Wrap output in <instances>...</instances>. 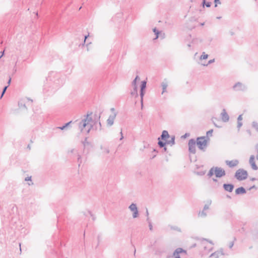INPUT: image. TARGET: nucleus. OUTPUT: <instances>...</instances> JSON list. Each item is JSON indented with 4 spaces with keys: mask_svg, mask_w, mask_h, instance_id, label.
<instances>
[{
    "mask_svg": "<svg viewBox=\"0 0 258 258\" xmlns=\"http://www.w3.org/2000/svg\"><path fill=\"white\" fill-rule=\"evenodd\" d=\"M153 152H157V151H156V150L155 149H154V150H153Z\"/></svg>",
    "mask_w": 258,
    "mask_h": 258,
    "instance_id": "nucleus-62",
    "label": "nucleus"
},
{
    "mask_svg": "<svg viewBox=\"0 0 258 258\" xmlns=\"http://www.w3.org/2000/svg\"><path fill=\"white\" fill-rule=\"evenodd\" d=\"M89 213L91 215V216L92 217H93V215H92V214L91 213V212H89ZM92 218H93V220H94V217H93Z\"/></svg>",
    "mask_w": 258,
    "mask_h": 258,
    "instance_id": "nucleus-53",
    "label": "nucleus"
},
{
    "mask_svg": "<svg viewBox=\"0 0 258 258\" xmlns=\"http://www.w3.org/2000/svg\"><path fill=\"white\" fill-rule=\"evenodd\" d=\"M99 125L100 126V130L101 129V123L100 121L98 122Z\"/></svg>",
    "mask_w": 258,
    "mask_h": 258,
    "instance_id": "nucleus-50",
    "label": "nucleus"
},
{
    "mask_svg": "<svg viewBox=\"0 0 258 258\" xmlns=\"http://www.w3.org/2000/svg\"><path fill=\"white\" fill-rule=\"evenodd\" d=\"M213 174H214V168H212L210 170V171H209V173H208V175L209 177H211Z\"/></svg>",
    "mask_w": 258,
    "mask_h": 258,
    "instance_id": "nucleus-30",
    "label": "nucleus"
},
{
    "mask_svg": "<svg viewBox=\"0 0 258 258\" xmlns=\"http://www.w3.org/2000/svg\"><path fill=\"white\" fill-rule=\"evenodd\" d=\"M201 26H204V23H201Z\"/></svg>",
    "mask_w": 258,
    "mask_h": 258,
    "instance_id": "nucleus-60",
    "label": "nucleus"
},
{
    "mask_svg": "<svg viewBox=\"0 0 258 258\" xmlns=\"http://www.w3.org/2000/svg\"><path fill=\"white\" fill-rule=\"evenodd\" d=\"M213 130H210L207 132V137H206L208 140H209L208 137L212 136Z\"/></svg>",
    "mask_w": 258,
    "mask_h": 258,
    "instance_id": "nucleus-28",
    "label": "nucleus"
},
{
    "mask_svg": "<svg viewBox=\"0 0 258 258\" xmlns=\"http://www.w3.org/2000/svg\"><path fill=\"white\" fill-rule=\"evenodd\" d=\"M215 174L217 177H221L225 175V171L220 167L215 168Z\"/></svg>",
    "mask_w": 258,
    "mask_h": 258,
    "instance_id": "nucleus-10",
    "label": "nucleus"
},
{
    "mask_svg": "<svg viewBox=\"0 0 258 258\" xmlns=\"http://www.w3.org/2000/svg\"><path fill=\"white\" fill-rule=\"evenodd\" d=\"M78 162L79 163V165L80 166V164L82 163V161L81 160V156L79 155H78Z\"/></svg>",
    "mask_w": 258,
    "mask_h": 258,
    "instance_id": "nucleus-38",
    "label": "nucleus"
},
{
    "mask_svg": "<svg viewBox=\"0 0 258 258\" xmlns=\"http://www.w3.org/2000/svg\"><path fill=\"white\" fill-rule=\"evenodd\" d=\"M75 151V150L73 149H71L70 152L71 153H73Z\"/></svg>",
    "mask_w": 258,
    "mask_h": 258,
    "instance_id": "nucleus-51",
    "label": "nucleus"
},
{
    "mask_svg": "<svg viewBox=\"0 0 258 258\" xmlns=\"http://www.w3.org/2000/svg\"><path fill=\"white\" fill-rule=\"evenodd\" d=\"M247 176V172L243 169H239L236 171L235 174V177L239 181H242L246 179Z\"/></svg>",
    "mask_w": 258,
    "mask_h": 258,
    "instance_id": "nucleus-2",
    "label": "nucleus"
},
{
    "mask_svg": "<svg viewBox=\"0 0 258 258\" xmlns=\"http://www.w3.org/2000/svg\"><path fill=\"white\" fill-rule=\"evenodd\" d=\"M153 32L156 35L155 39H157L159 37V34L160 33V32L157 30L156 28H154L153 29Z\"/></svg>",
    "mask_w": 258,
    "mask_h": 258,
    "instance_id": "nucleus-29",
    "label": "nucleus"
},
{
    "mask_svg": "<svg viewBox=\"0 0 258 258\" xmlns=\"http://www.w3.org/2000/svg\"><path fill=\"white\" fill-rule=\"evenodd\" d=\"M242 120V115H239L237 118V121H241Z\"/></svg>",
    "mask_w": 258,
    "mask_h": 258,
    "instance_id": "nucleus-37",
    "label": "nucleus"
},
{
    "mask_svg": "<svg viewBox=\"0 0 258 258\" xmlns=\"http://www.w3.org/2000/svg\"><path fill=\"white\" fill-rule=\"evenodd\" d=\"M147 221H148L149 222V229L150 230H152V228H153V226H152V225L151 223V222L149 220V218L148 217L147 218Z\"/></svg>",
    "mask_w": 258,
    "mask_h": 258,
    "instance_id": "nucleus-34",
    "label": "nucleus"
},
{
    "mask_svg": "<svg viewBox=\"0 0 258 258\" xmlns=\"http://www.w3.org/2000/svg\"><path fill=\"white\" fill-rule=\"evenodd\" d=\"M146 215L147 216H148L149 213H148V210H147V211H146Z\"/></svg>",
    "mask_w": 258,
    "mask_h": 258,
    "instance_id": "nucleus-55",
    "label": "nucleus"
},
{
    "mask_svg": "<svg viewBox=\"0 0 258 258\" xmlns=\"http://www.w3.org/2000/svg\"><path fill=\"white\" fill-rule=\"evenodd\" d=\"M197 144L198 148L201 150H203L207 147V140L205 137H201L197 138Z\"/></svg>",
    "mask_w": 258,
    "mask_h": 258,
    "instance_id": "nucleus-3",
    "label": "nucleus"
},
{
    "mask_svg": "<svg viewBox=\"0 0 258 258\" xmlns=\"http://www.w3.org/2000/svg\"><path fill=\"white\" fill-rule=\"evenodd\" d=\"M155 157H156V155H154V156H153L152 158H155Z\"/></svg>",
    "mask_w": 258,
    "mask_h": 258,
    "instance_id": "nucleus-63",
    "label": "nucleus"
},
{
    "mask_svg": "<svg viewBox=\"0 0 258 258\" xmlns=\"http://www.w3.org/2000/svg\"><path fill=\"white\" fill-rule=\"evenodd\" d=\"M225 163L229 167L233 168L239 164V161L236 159L231 161L226 160Z\"/></svg>",
    "mask_w": 258,
    "mask_h": 258,
    "instance_id": "nucleus-13",
    "label": "nucleus"
},
{
    "mask_svg": "<svg viewBox=\"0 0 258 258\" xmlns=\"http://www.w3.org/2000/svg\"><path fill=\"white\" fill-rule=\"evenodd\" d=\"M202 244L204 246L205 251L207 250L208 252H209L212 250V246L214 245V243L211 240L207 239H203L202 241Z\"/></svg>",
    "mask_w": 258,
    "mask_h": 258,
    "instance_id": "nucleus-4",
    "label": "nucleus"
},
{
    "mask_svg": "<svg viewBox=\"0 0 258 258\" xmlns=\"http://www.w3.org/2000/svg\"><path fill=\"white\" fill-rule=\"evenodd\" d=\"M223 252L222 250L217 251L213 253H212L210 257L212 258H219L220 255H223Z\"/></svg>",
    "mask_w": 258,
    "mask_h": 258,
    "instance_id": "nucleus-18",
    "label": "nucleus"
},
{
    "mask_svg": "<svg viewBox=\"0 0 258 258\" xmlns=\"http://www.w3.org/2000/svg\"><path fill=\"white\" fill-rule=\"evenodd\" d=\"M169 82L166 79H165L161 83V86L162 87V94H163L164 93L167 92V88L168 86Z\"/></svg>",
    "mask_w": 258,
    "mask_h": 258,
    "instance_id": "nucleus-14",
    "label": "nucleus"
},
{
    "mask_svg": "<svg viewBox=\"0 0 258 258\" xmlns=\"http://www.w3.org/2000/svg\"><path fill=\"white\" fill-rule=\"evenodd\" d=\"M233 88L236 91H245L247 89V87L240 82H237L233 86Z\"/></svg>",
    "mask_w": 258,
    "mask_h": 258,
    "instance_id": "nucleus-5",
    "label": "nucleus"
},
{
    "mask_svg": "<svg viewBox=\"0 0 258 258\" xmlns=\"http://www.w3.org/2000/svg\"><path fill=\"white\" fill-rule=\"evenodd\" d=\"M66 127V125H63L62 126L59 127L58 128L61 130H64Z\"/></svg>",
    "mask_w": 258,
    "mask_h": 258,
    "instance_id": "nucleus-43",
    "label": "nucleus"
},
{
    "mask_svg": "<svg viewBox=\"0 0 258 258\" xmlns=\"http://www.w3.org/2000/svg\"><path fill=\"white\" fill-rule=\"evenodd\" d=\"M209 209V206L207 205H205L204 207V210H207Z\"/></svg>",
    "mask_w": 258,
    "mask_h": 258,
    "instance_id": "nucleus-42",
    "label": "nucleus"
},
{
    "mask_svg": "<svg viewBox=\"0 0 258 258\" xmlns=\"http://www.w3.org/2000/svg\"><path fill=\"white\" fill-rule=\"evenodd\" d=\"M196 142L194 139H190L188 141L189 151L193 154L196 153Z\"/></svg>",
    "mask_w": 258,
    "mask_h": 258,
    "instance_id": "nucleus-7",
    "label": "nucleus"
},
{
    "mask_svg": "<svg viewBox=\"0 0 258 258\" xmlns=\"http://www.w3.org/2000/svg\"><path fill=\"white\" fill-rule=\"evenodd\" d=\"M233 245H234L233 242H231L229 245V248H231L233 247Z\"/></svg>",
    "mask_w": 258,
    "mask_h": 258,
    "instance_id": "nucleus-40",
    "label": "nucleus"
},
{
    "mask_svg": "<svg viewBox=\"0 0 258 258\" xmlns=\"http://www.w3.org/2000/svg\"><path fill=\"white\" fill-rule=\"evenodd\" d=\"M92 113H87L83 116V118L80 121L76 120L78 126L81 133H86L89 134L93 127V126L99 119L100 116H96V117L93 119L91 117Z\"/></svg>",
    "mask_w": 258,
    "mask_h": 258,
    "instance_id": "nucleus-1",
    "label": "nucleus"
},
{
    "mask_svg": "<svg viewBox=\"0 0 258 258\" xmlns=\"http://www.w3.org/2000/svg\"><path fill=\"white\" fill-rule=\"evenodd\" d=\"M4 53V51H3L2 52V54L0 56V58H1L2 57V56L3 55Z\"/></svg>",
    "mask_w": 258,
    "mask_h": 258,
    "instance_id": "nucleus-56",
    "label": "nucleus"
},
{
    "mask_svg": "<svg viewBox=\"0 0 258 258\" xmlns=\"http://www.w3.org/2000/svg\"><path fill=\"white\" fill-rule=\"evenodd\" d=\"M25 180L26 181H31V177H27L25 178Z\"/></svg>",
    "mask_w": 258,
    "mask_h": 258,
    "instance_id": "nucleus-41",
    "label": "nucleus"
},
{
    "mask_svg": "<svg viewBox=\"0 0 258 258\" xmlns=\"http://www.w3.org/2000/svg\"><path fill=\"white\" fill-rule=\"evenodd\" d=\"M88 36V35H87V36H85V38H84V43L83 44V45H84V44H85V43L86 40V39L87 38Z\"/></svg>",
    "mask_w": 258,
    "mask_h": 258,
    "instance_id": "nucleus-44",
    "label": "nucleus"
},
{
    "mask_svg": "<svg viewBox=\"0 0 258 258\" xmlns=\"http://www.w3.org/2000/svg\"><path fill=\"white\" fill-rule=\"evenodd\" d=\"M247 132L248 133V134H249V135H251V132L250 131H247Z\"/></svg>",
    "mask_w": 258,
    "mask_h": 258,
    "instance_id": "nucleus-58",
    "label": "nucleus"
},
{
    "mask_svg": "<svg viewBox=\"0 0 258 258\" xmlns=\"http://www.w3.org/2000/svg\"><path fill=\"white\" fill-rule=\"evenodd\" d=\"M227 197L228 198H231V197L229 196H227Z\"/></svg>",
    "mask_w": 258,
    "mask_h": 258,
    "instance_id": "nucleus-64",
    "label": "nucleus"
},
{
    "mask_svg": "<svg viewBox=\"0 0 258 258\" xmlns=\"http://www.w3.org/2000/svg\"><path fill=\"white\" fill-rule=\"evenodd\" d=\"M166 143L171 145H174L175 144V137L172 136L170 140L166 141Z\"/></svg>",
    "mask_w": 258,
    "mask_h": 258,
    "instance_id": "nucleus-21",
    "label": "nucleus"
},
{
    "mask_svg": "<svg viewBox=\"0 0 258 258\" xmlns=\"http://www.w3.org/2000/svg\"><path fill=\"white\" fill-rule=\"evenodd\" d=\"M72 121H70V122H69L67 123L66 124H65L66 126L67 127V126H69V125L70 123H72Z\"/></svg>",
    "mask_w": 258,
    "mask_h": 258,
    "instance_id": "nucleus-45",
    "label": "nucleus"
},
{
    "mask_svg": "<svg viewBox=\"0 0 258 258\" xmlns=\"http://www.w3.org/2000/svg\"><path fill=\"white\" fill-rule=\"evenodd\" d=\"M129 209L133 212V217L137 218L139 216V212L136 204L132 203L129 207Z\"/></svg>",
    "mask_w": 258,
    "mask_h": 258,
    "instance_id": "nucleus-6",
    "label": "nucleus"
},
{
    "mask_svg": "<svg viewBox=\"0 0 258 258\" xmlns=\"http://www.w3.org/2000/svg\"><path fill=\"white\" fill-rule=\"evenodd\" d=\"M116 117V114L114 113L113 115H111L109 116L107 120V124L109 126H111L113 124L114 119Z\"/></svg>",
    "mask_w": 258,
    "mask_h": 258,
    "instance_id": "nucleus-16",
    "label": "nucleus"
},
{
    "mask_svg": "<svg viewBox=\"0 0 258 258\" xmlns=\"http://www.w3.org/2000/svg\"><path fill=\"white\" fill-rule=\"evenodd\" d=\"M214 3L215 4V7H216L217 6V4H221L220 0H214Z\"/></svg>",
    "mask_w": 258,
    "mask_h": 258,
    "instance_id": "nucleus-36",
    "label": "nucleus"
},
{
    "mask_svg": "<svg viewBox=\"0 0 258 258\" xmlns=\"http://www.w3.org/2000/svg\"><path fill=\"white\" fill-rule=\"evenodd\" d=\"M208 57V55L203 52L202 55L200 57V59H206Z\"/></svg>",
    "mask_w": 258,
    "mask_h": 258,
    "instance_id": "nucleus-26",
    "label": "nucleus"
},
{
    "mask_svg": "<svg viewBox=\"0 0 258 258\" xmlns=\"http://www.w3.org/2000/svg\"><path fill=\"white\" fill-rule=\"evenodd\" d=\"M33 184V183H32V182H31V183H28V184H29V185H31V184Z\"/></svg>",
    "mask_w": 258,
    "mask_h": 258,
    "instance_id": "nucleus-61",
    "label": "nucleus"
},
{
    "mask_svg": "<svg viewBox=\"0 0 258 258\" xmlns=\"http://www.w3.org/2000/svg\"><path fill=\"white\" fill-rule=\"evenodd\" d=\"M27 148H28L29 150H30V149H31V147H30V145H28V146H27Z\"/></svg>",
    "mask_w": 258,
    "mask_h": 258,
    "instance_id": "nucleus-57",
    "label": "nucleus"
},
{
    "mask_svg": "<svg viewBox=\"0 0 258 258\" xmlns=\"http://www.w3.org/2000/svg\"><path fill=\"white\" fill-rule=\"evenodd\" d=\"M8 86H5L3 90V91H2V95H1V98H2V97L3 96V95H4V94L5 93L7 89V88H8Z\"/></svg>",
    "mask_w": 258,
    "mask_h": 258,
    "instance_id": "nucleus-32",
    "label": "nucleus"
},
{
    "mask_svg": "<svg viewBox=\"0 0 258 258\" xmlns=\"http://www.w3.org/2000/svg\"><path fill=\"white\" fill-rule=\"evenodd\" d=\"M164 151H166L167 148L166 147H164Z\"/></svg>",
    "mask_w": 258,
    "mask_h": 258,
    "instance_id": "nucleus-59",
    "label": "nucleus"
},
{
    "mask_svg": "<svg viewBox=\"0 0 258 258\" xmlns=\"http://www.w3.org/2000/svg\"><path fill=\"white\" fill-rule=\"evenodd\" d=\"M120 134H121V137H120V140H122V139H123V137L122 133V132H121V131L120 132Z\"/></svg>",
    "mask_w": 258,
    "mask_h": 258,
    "instance_id": "nucleus-46",
    "label": "nucleus"
},
{
    "mask_svg": "<svg viewBox=\"0 0 258 258\" xmlns=\"http://www.w3.org/2000/svg\"><path fill=\"white\" fill-rule=\"evenodd\" d=\"M255 157L254 155H251L249 158V163L251 165L252 169L254 170H257L258 169V167L256 165L255 163Z\"/></svg>",
    "mask_w": 258,
    "mask_h": 258,
    "instance_id": "nucleus-12",
    "label": "nucleus"
},
{
    "mask_svg": "<svg viewBox=\"0 0 258 258\" xmlns=\"http://www.w3.org/2000/svg\"><path fill=\"white\" fill-rule=\"evenodd\" d=\"M189 136V134H187L186 133L184 136H183V138H185L187 136Z\"/></svg>",
    "mask_w": 258,
    "mask_h": 258,
    "instance_id": "nucleus-49",
    "label": "nucleus"
},
{
    "mask_svg": "<svg viewBox=\"0 0 258 258\" xmlns=\"http://www.w3.org/2000/svg\"><path fill=\"white\" fill-rule=\"evenodd\" d=\"M256 148L257 149V155L256 158L258 160V145L256 146Z\"/></svg>",
    "mask_w": 258,
    "mask_h": 258,
    "instance_id": "nucleus-52",
    "label": "nucleus"
},
{
    "mask_svg": "<svg viewBox=\"0 0 258 258\" xmlns=\"http://www.w3.org/2000/svg\"><path fill=\"white\" fill-rule=\"evenodd\" d=\"M246 192L245 189L243 187H240L236 189L235 190V194L236 195H240V194H244Z\"/></svg>",
    "mask_w": 258,
    "mask_h": 258,
    "instance_id": "nucleus-19",
    "label": "nucleus"
},
{
    "mask_svg": "<svg viewBox=\"0 0 258 258\" xmlns=\"http://www.w3.org/2000/svg\"><path fill=\"white\" fill-rule=\"evenodd\" d=\"M242 122L241 121H237V128H238V130L239 131L240 128V127L242 126Z\"/></svg>",
    "mask_w": 258,
    "mask_h": 258,
    "instance_id": "nucleus-33",
    "label": "nucleus"
},
{
    "mask_svg": "<svg viewBox=\"0 0 258 258\" xmlns=\"http://www.w3.org/2000/svg\"><path fill=\"white\" fill-rule=\"evenodd\" d=\"M131 94L132 96H135V97H137L138 96V87H134V90L131 92Z\"/></svg>",
    "mask_w": 258,
    "mask_h": 258,
    "instance_id": "nucleus-23",
    "label": "nucleus"
},
{
    "mask_svg": "<svg viewBox=\"0 0 258 258\" xmlns=\"http://www.w3.org/2000/svg\"><path fill=\"white\" fill-rule=\"evenodd\" d=\"M221 119H222V121L225 122H227L229 120V115L227 114V113L226 112V110L225 109H223V110L221 113Z\"/></svg>",
    "mask_w": 258,
    "mask_h": 258,
    "instance_id": "nucleus-15",
    "label": "nucleus"
},
{
    "mask_svg": "<svg viewBox=\"0 0 258 258\" xmlns=\"http://www.w3.org/2000/svg\"><path fill=\"white\" fill-rule=\"evenodd\" d=\"M250 180L252 181H255L256 180V178L254 177H252L250 179Z\"/></svg>",
    "mask_w": 258,
    "mask_h": 258,
    "instance_id": "nucleus-48",
    "label": "nucleus"
},
{
    "mask_svg": "<svg viewBox=\"0 0 258 258\" xmlns=\"http://www.w3.org/2000/svg\"><path fill=\"white\" fill-rule=\"evenodd\" d=\"M252 127L258 132V123L256 121H253L251 123Z\"/></svg>",
    "mask_w": 258,
    "mask_h": 258,
    "instance_id": "nucleus-22",
    "label": "nucleus"
},
{
    "mask_svg": "<svg viewBox=\"0 0 258 258\" xmlns=\"http://www.w3.org/2000/svg\"><path fill=\"white\" fill-rule=\"evenodd\" d=\"M214 125L215 126H216V127H220L221 126H218L217 125L216 123H214Z\"/></svg>",
    "mask_w": 258,
    "mask_h": 258,
    "instance_id": "nucleus-54",
    "label": "nucleus"
},
{
    "mask_svg": "<svg viewBox=\"0 0 258 258\" xmlns=\"http://www.w3.org/2000/svg\"><path fill=\"white\" fill-rule=\"evenodd\" d=\"M140 80V78H139V77L138 76H137L135 78V79L132 82V85L134 87H137V80Z\"/></svg>",
    "mask_w": 258,
    "mask_h": 258,
    "instance_id": "nucleus-25",
    "label": "nucleus"
},
{
    "mask_svg": "<svg viewBox=\"0 0 258 258\" xmlns=\"http://www.w3.org/2000/svg\"><path fill=\"white\" fill-rule=\"evenodd\" d=\"M205 211L206 210H203L202 212H200L199 213V216L200 217H205L207 215V214L205 212Z\"/></svg>",
    "mask_w": 258,
    "mask_h": 258,
    "instance_id": "nucleus-27",
    "label": "nucleus"
},
{
    "mask_svg": "<svg viewBox=\"0 0 258 258\" xmlns=\"http://www.w3.org/2000/svg\"><path fill=\"white\" fill-rule=\"evenodd\" d=\"M146 83L145 81H142L141 85L140 96L141 98V102L142 105H143V96L144 95V90L146 87Z\"/></svg>",
    "mask_w": 258,
    "mask_h": 258,
    "instance_id": "nucleus-11",
    "label": "nucleus"
},
{
    "mask_svg": "<svg viewBox=\"0 0 258 258\" xmlns=\"http://www.w3.org/2000/svg\"><path fill=\"white\" fill-rule=\"evenodd\" d=\"M33 101L32 100L28 98H25L22 99H21L18 103V106L20 108H26V103L28 102H30V104H31Z\"/></svg>",
    "mask_w": 258,
    "mask_h": 258,
    "instance_id": "nucleus-9",
    "label": "nucleus"
},
{
    "mask_svg": "<svg viewBox=\"0 0 258 258\" xmlns=\"http://www.w3.org/2000/svg\"><path fill=\"white\" fill-rule=\"evenodd\" d=\"M214 62H215V59H211L208 61V63L207 64H204V66H207L208 64H211Z\"/></svg>",
    "mask_w": 258,
    "mask_h": 258,
    "instance_id": "nucleus-35",
    "label": "nucleus"
},
{
    "mask_svg": "<svg viewBox=\"0 0 258 258\" xmlns=\"http://www.w3.org/2000/svg\"><path fill=\"white\" fill-rule=\"evenodd\" d=\"M158 144L160 148L164 147L165 146V145L166 144V142H163L160 140H161L160 138H158Z\"/></svg>",
    "mask_w": 258,
    "mask_h": 258,
    "instance_id": "nucleus-24",
    "label": "nucleus"
},
{
    "mask_svg": "<svg viewBox=\"0 0 258 258\" xmlns=\"http://www.w3.org/2000/svg\"><path fill=\"white\" fill-rule=\"evenodd\" d=\"M211 3L210 2L206 3L205 0H203V6L205 5L207 7H210Z\"/></svg>",
    "mask_w": 258,
    "mask_h": 258,
    "instance_id": "nucleus-31",
    "label": "nucleus"
},
{
    "mask_svg": "<svg viewBox=\"0 0 258 258\" xmlns=\"http://www.w3.org/2000/svg\"><path fill=\"white\" fill-rule=\"evenodd\" d=\"M186 252L185 250L181 248H177L173 253L172 258H181L180 254H186Z\"/></svg>",
    "mask_w": 258,
    "mask_h": 258,
    "instance_id": "nucleus-8",
    "label": "nucleus"
},
{
    "mask_svg": "<svg viewBox=\"0 0 258 258\" xmlns=\"http://www.w3.org/2000/svg\"><path fill=\"white\" fill-rule=\"evenodd\" d=\"M169 137V135L167 131H163L161 136L159 137L161 140H165L166 138Z\"/></svg>",
    "mask_w": 258,
    "mask_h": 258,
    "instance_id": "nucleus-20",
    "label": "nucleus"
},
{
    "mask_svg": "<svg viewBox=\"0 0 258 258\" xmlns=\"http://www.w3.org/2000/svg\"><path fill=\"white\" fill-rule=\"evenodd\" d=\"M223 186L224 190L228 192H232L234 188V185L232 184L224 183Z\"/></svg>",
    "mask_w": 258,
    "mask_h": 258,
    "instance_id": "nucleus-17",
    "label": "nucleus"
},
{
    "mask_svg": "<svg viewBox=\"0 0 258 258\" xmlns=\"http://www.w3.org/2000/svg\"><path fill=\"white\" fill-rule=\"evenodd\" d=\"M11 77H10V78H9V80H8V85H10V83H11Z\"/></svg>",
    "mask_w": 258,
    "mask_h": 258,
    "instance_id": "nucleus-47",
    "label": "nucleus"
},
{
    "mask_svg": "<svg viewBox=\"0 0 258 258\" xmlns=\"http://www.w3.org/2000/svg\"><path fill=\"white\" fill-rule=\"evenodd\" d=\"M252 189H257V187L255 185H253L252 186H251L249 188V190H251Z\"/></svg>",
    "mask_w": 258,
    "mask_h": 258,
    "instance_id": "nucleus-39",
    "label": "nucleus"
}]
</instances>
